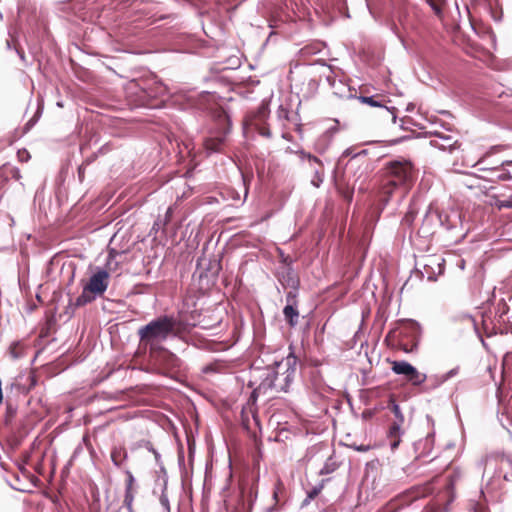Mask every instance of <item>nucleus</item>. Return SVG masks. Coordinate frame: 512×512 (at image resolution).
<instances>
[{"instance_id":"7","label":"nucleus","mask_w":512,"mask_h":512,"mask_svg":"<svg viewBox=\"0 0 512 512\" xmlns=\"http://www.w3.org/2000/svg\"><path fill=\"white\" fill-rule=\"evenodd\" d=\"M129 90L136 95L137 106H155L153 101L166 93L165 86L153 79L131 82Z\"/></svg>"},{"instance_id":"31","label":"nucleus","mask_w":512,"mask_h":512,"mask_svg":"<svg viewBox=\"0 0 512 512\" xmlns=\"http://www.w3.org/2000/svg\"><path fill=\"white\" fill-rule=\"evenodd\" d=\"M17 157H18V160H19L20 162L24 163V162H28V161L30 160L31 155H30V153H29V151H28V150H26V149H20V150H18V152H17Z\"/></svg>"},{"instance_id":"21","label":"nucleus","mask_w":512,"mask_h":512,"mask_svg":"<svg viewBox=\"0 0 512 512\" xmlns=\"http://www.w3.org/2000/svg\"><path fill=\"white\" fill-rule=\"evenodd\" d=\"M502 367L503 376L512 380V352L504 356Z\"/></svg>"},{"instance_id":"23","label":"nucleus","mask_w":512,"mask_h":512,"mask_svg":"<svg viewBox=\"0 0 512 512\" xmlns=\"http://www.w3.org/2000/svg\"><path fill=\"white\" fill-rule=\"evenodd\" d=\"M388 408L391 410V412L395 415L397 418V423H403L404 422V416L400 410L399 405L395 402L393 398H390L388 403Z\"/></svg>"},{"instance_id":"1","label":"nucleus","mask_w":512,"mask_h":512,"mask_svg":"<svg viewBox=\"0 0 512 512\" xmlns=\"http://www.w3.org/2000/svg\"><path fill=\"white\" fill-rule=\"evenodd\" d=\"M417 179V170L410 161L395 160L387 162L381 169V182L378 190L380 212L390 202L394 194L404 197Z\"/></svg>"},{"instance_id":"49","label":"nucleus","mask_w":512,"mask_h":512,"mask_svg":"<svg viewBox=\"0 0 512 512\" xmlns=\"http://www.w3.org/2000/svg\"><path fill=\"white\" fill-rule=\"evenodd\" d=\"M243 423H244V425H246V426L248 425V424H247V420H246V419H244V418H243Z\"/></svg>"},{"instance_id":"17","label":"nucleus","mask_w":512,"mask_h":512,"mask_svg":"<svg viewBox=\"0 0 512 512\" xmlns=\"http://www.w3.org/2000/svg\"><path fill=\"white\" fill-rule=\"evenodd\" d=\"M403 423H397V422H394L390 428H389V431H388V438L390 440V447H391V450H396L400 444V434H401V431H400V427Z\"/></svg>"},{"instance_id":"32","label":"nucleus","mask_w":512,"mask_h":512,"mask_svg":"<svg viewBox=\"0 0 512 512\" xmlns=\"http://www.w3.org/2000/svg\"><path fill=\"white\" fill-rule=\"evenodd\" d=\"M284 490V486L281 481H277L273 490V499L276 503L279 502V494Z\"/></svg>"},{"instance_id":"10","label":"nucleus","mask_w":512,"mask_h":512,"mask_svg":"<svg viewBox=\"0 0 512 512\" xmlns=\"http://www.w3.org/2000/svg\"><path fill=\"white\" fill-rule=\"evenodd\" d=\"M269 106L267 103L262 102L260 106L255 110L247 113L244 118V128H253L261 136L271 138L272 133L269 127L266 125V121L269 117Z\"/></svg>"},{"instance_id":"22","label":"nucleus","mask_w":512,"mask_h":512,"mask_svg":"<svg viewBox=\"0 0 512 512\" xmlns=\"http://www.w3.org/2000/svg\"><path fill=\"white\" fill-rule=\"evenodd\" d=\"M25 346L22 342H13L9 347L12 358L17 359L24 355Z\"/></svg>"},{"instance_id":"46","label":"nucleus","mask_w":512,"mask_h":512,"mask_svg":"<svg viewBox=\"0 0 512 512\" xmlns=\"http://www.w3.org/2000/svg\"><path fill=\"white\" fill-rule=\"evenodd\" d=\"M283 261L287 264V267H290L291 259L289 257H286Z\"/></svg>"},{"instance_id":"29","label":"nucleus","mask_w":512,"mask_h":512,"mask_svg":"<svg viewBox=\"0 0 512 512\" xmlns=\"http://www.w3.org/2000/svg\"><path fill=\"white\" fill-rule=\"evenodd\" d=\"M297 154L302 158V159H307L309 160L310 162H314L316 164H318L319 166H322V162L319 158H317L316 156L310 154V153H307L303 150L301 151H298Z\"/></svg>"},{"instance_id":"40","label":"nucleus","mask_w":512,"mask_h":512,"mask_svg":"<svg viewBox=\"0 0 512 512\" xmlns=\"http://www.w3.org/2000/svg\"><path fill=\"white\" fill-rule=\"evenodd\" d=\"M279 113H280L279 115L283 116L286 120H288V121L290 120L289 111L288 110L281 108Z\"/></svg>"},{"instance_id":"18","label":"nucleus","mask_w":512,"mask_h":512,"mask_svg":"<svg viewBox=\"0 0 512 512\" xmlns=\"http://www.w3.org/2000/svg\"><path fill=\"white\" fill-rule=\"evenodd\" d=\"M283 314L290 327H294L298 323L299 312L295 305L287 304L283 309Z\"/></svg>"},{"instance_id":"26","label":"nucleus","mask_w":512,"mask_h":512,"mask_svg":"<svg viewBox=\"0 0 512 512\" xmlns=\"http://www.w3.org/2000/svg\"><path fill=\"white\" fill-rule=\"evenodd\" d=\"M434 214L437 216V218L439 219L440 223L443 226H445L447 229H451V228H453L455 226L454 223H451L450 216L448 214L439 212L438 210H436L434 212Z\"/></svg>"},{"instance_id":"47","label":"nucleus","mask_w":512,"mask_h":512,"mask_svg":"<svg viewBox=\"0 0 512 512\" xmlns=\"http://www.w3.org/2000/svg\"><path fill=\"white\" fill-rule=\"evenodd\" d=\"M433 216V212L432 211H429L426 215V220H429L431 217Z\"/></svg>"},{"instance_id":"44","label":"nucleus","mask_w":512,"mask_h":512,"mask_svg":"<svg viewBox=\"0 0 512 512\" xmlns=\"http://www.w3.org/2000/svg\"><path fill=\"white\" fill-rule=\"evenodd\" d=\"M95 158H96V155H92L91 157H88V158L83 162V164H84L85 166H87V165H89L92 161H94V160H95Z\"/></svg>"},{"instance_id":"33","label":"nucleus","mask_w":512,"mask_h":512,"mask_svg":"<svg viewBox=\"0 0 512 512\" xmlns=\"http://www.w3.org/2000/svg\"><path fill=\"white\" fill-rule=\"evenodd\" d=\"M397 504L395 501H390L381 512H396Z\"/></svg>"},{"instance_id":"15","label":"nucleus","mask_w":512,"mask_h":512,"mask_svg":"<svg viewBox=\"0 0 512 512\" xmlns=\"http://www.w3.org/2000/svg\"><path fill=\"white\" fill-rule=\"evenodd\" d=\"M431 145L437 147L441 150L452 151L459 147L458 140L453 135H443L441 133H436L435 138L431 140Z\"/></svg>"},{"instance_id":"6","label":"nucleus","mask_w":512,"mask_h":512,"mask_svg":"<svg viewBox=\"0 0 512 512\" xmlns=\"http://www.w3.org/2000/svg\"><path fill=\"white\" fill-rule=\"evenodd\" d=\"M118 255H120L118 252L114 250L110 251L106 264L107 270L100 269L89 278L88 282L83 287L81 295H79L75 300L74 305L76 307H81L91 303L97 296H102L105 293L109 285L108 270H112V262Z\"/></svg>"},{"instance_id":"37","label":"nucleus","mask_w":512,"mask_h":512,"mask_svg":"<svg viewBox=\"0 0 512 512\" xmlns=\"http://www.w3.org/2000/svg\"><path fill=\"white\" fill-rule=\"evenodd\" d=\"M286 299L288 304L296 305V294L294 292H288Z\"/></svg>"},{"instance_id":"14","label":"nucleus","mask_w":512,"mask_h":512,"mask_svg":"<svg viewBox=\"0 0 512 512\" xmlns=\"http://www.w3.org/2000/svg\"><path fill=\"white\" fill-rule=\"evenodd\" d=\"M445 260L436 256H429L424 264V272L430 281L437 279V276L444 272Z\"/></svg>"},{"instance_id":"4","label":"nucleus","mask_w":512,"mask_h":512,"mask_svg":"<svg viewBox=\"0 0 512 512\" xmlns=\"http://www.w3.org/2000/svg\"><path fill=\"white\" fill-rule=\"evenodd\" d=\"M296 363V357L289 355L286 359V365L288 368L285 372L279 373L275 371H269L266 378L258 385L257 388L251 393L247 405L253 418L256 419V411L253 409L257 397L260 394L267 393L268 390H274L275 392H288L290 384L292 383L295 375V369L290 366Z\"/></svg>"},{"instance_id":"12","label":"nucleus","mask_w":512,"mask_h":512,"mask_svg":"<svg viewBox=\"0 0 512 512\" xmlns=\"http://www.w3.org/2000/svg\"><path fill=\"white\" fill-rule=\"evenodd\" d=\"M495 148H492L490 151L486 152L475 164L478 166L479 171H490L495 174V179L499 181H507L512 179V174L509 170L506 169L507 166H512V161L501 162L497 164L495 167L484 166L486 159L489 158Z\"/></svg>"},{"instance_id":"25","label":"nucleus","mask_w":512,"mask_h":512,"mask_svg":"<svg viewBox=\"0 0 512 512\" xmlns=\"http://www.w3.org/2000/svg\"><path fill=\"white\" fill-rule=\"evenodd\" d=\"M500 463V465L508 464L509 460L504 456L500 455H490L485 459V468L492 466L494 463Z\"/></svg>"},{"instance_id":"9","label":"nucleus","mask_w":512,"mask_h":512,"mask_svg":"<svg viewBox=\"0 0 512 512\" xmlns=\"http://www.w3.org/2000/svg\"><path fill=\"white\" fill-rule=\"evenodd\" d=\"M213 117L216 120L220 134L215 137H208L204 141V147L209 152H221L226 142V135L230 129L229 116L221 107L213 111Z\"/></svg>"},{"instance_id":"35","label":"nucleus","mask_w":512,"mask_h":512,"mask_svg":"<svg viewBox=\"0 0 512 512\" xmlns=\"http://www.w3.org/2000/svg\"><path fill=\"white\" fill-rule=\"evenodd\" d=\"M497 207L499 209L502 208H512V200H502L497 203Z\"/></svg>"},{"instance_id":"43","label":"nucleus","mask_w":512,"mask_h":512,"mask_svg":"<svg viewBox=\"0 0 512 512\" xmlns=\"http://www.w3.org/2000/svg\"><path fill=\"white\" fill-rule=\"evenodd\" d=\"M214 371H215V368L213 365H207L203 368L204 373H209V372H214Z\"/></svg>"},{"instance_id":"42","label":"nucleus","mask_w":512,"mask_h":512,"mask_svg":"<svg viewBox=\"0 0 512 512\" xmlns=\"http://www.w3.org/2000/svg\"><path fill=\"white\" fill-rule=\"evenodd\" d=\"M84 170H85V165H84V164H82V165L79 167V169H78V174H79V178H80V180H82V179H83V177H84Z\"/></svg>"},{"instance_id":"41","label":"nucleus","mask_w":512,"mask_h":512,"mask_svg":"<svg viewBox=\"0 0 512 512\" xmlns=\"http://www.w3.org/2000/svg\"><path fill=\"white\" fill-rule=\"evenodd\" d=\"M202 322H203L202 327L205 329H211L216 325V324H210V321H206L205 318L202 320Z\"/></svg>"},{"instance_id":"27","label":"nucleus","mask_w":512,"mask_h":512,"mask_svg":"<svg viewBox=\"0 0 512 512\" xmlns=\"http://www.w3.org/2000/svg\"><path fill=\"white\" fill-rule=\"evenodd\" d=\"M415 218H416V211H415V209L410 207L402 219V224L406 225L408 227H411L414 223Z\"/></svg>"},{"instance_id":"16","label":"nucleus","mask_w":512,"mask_h":512,"mask_svg":"<svg viewBox=\"0 0 512 512\" xmlns=\"http://www.w3.org/2000/svg\"><path fill=\"white\" fill-rule=\"evenodd\" d=\"M279 281L284 287H291L295 289L299 285V279L291 267L285 268L279 277Z\"/></svg>"},{"instance_id":"45","label":"nucleus","mask_w":512,"mask_h":512,"mask_svg":"<svg viewBox=\"0 0 512 512\" xmlns=\"http://www.w3.org/2000/svg\"><path fill=\"white\" fill-rule=\"evenodd\" d=\"M501 162H496V163H489L488 162V158L486 159V162L484 164V166H489V167H495L497 164H500Z\"/></svg>"},{"instance_id":"39","label":"nucleus","mask_w":512,"mask_h":512,"mask_svg":"<svg viewBox=\"0 0 512 512\" xmlns=\"http://www.w3.org/2000/svg\"><path fill=\"white\" fill-rule=\"evenodd\" d=\"M355 450L357 451H361V452H366L370 449V446L368 445H360V446H353Z\"/></svg>"},{"instance_id":"2","label":"nucleus","mask_w":512,"mask_h":512,"mask_svg":"<svg viewBox=\"0 0 512 512\" xmlns=\"http://www.w3.org/2000/svg\"><path fill=\"white\" fill-rule=\"evenodd\" d=\"M188 331L187 325L173 316L163 315L140 327L138 350L146 353L162 347L169 337L181 338Z\"/></svg>"},{"instance_id":"36","label":"nucleus","mask_w":512,"mask_h":512,"mask_svg":"<svg viewBox=\"0 0 512 512\" xmlns=\"http://www.w3.org/2000/svg\"><path fill=\"white\" fill-rule=\"evenodd\" d=\"M9 174L11 175L12 178H14L15 180H19L21 178V174H20V171L18 168L16 167H13L11 169H9Z\"/></svg>"},{"instance_id":"24","label":"nucleus","mask_w":512,"mask_h":512,"mask_svg":"<svg viewBox=\"0 0 512 512\" xmlns=\"http://www.w3.org/2000/svg\"><path fill=\"white\" fill-rule=\"evenodd\" d=\"M378 97L379 96H371V97L360 96V97H358V99L360 100L361 103L367 104L371 107H385V104L383 103V101L377 100Z\"/></svg>"},{"instance_id":"28","label":"nucleus","mask_w":512,"mask_h":512,"mask_svg":"<svg viewBox=\"0 0 512 512\" xmlns=\"http://www.w3.org/2000/svg\"><path fill=\"white\" fill-rule=\"evenodd\" d=\"M134 494L133 491H125L124 504L129 512H135L133 509Z\"/></svg>"},{"instance_id":"11","label":"nucleus","mask_w":512,"mask_h":512,"mask_svg":"<svg viewBox=\"0 0 512 512\" xmlns=\"http://www.w3.org/2000/svg\"><path fill=\"white\" fill-rule=\"evenodd\" d=\"M391 370L397 375H403L411 385L420 386L427 380V375L419 372L406 361H391Z\"/></svg>"},{"instance_id":"19","label":"nucleus","mask_w":512,"mask_h":512,"mask_svg":"<svg viewBox=\"0 0 512 512\" xmlns=\"http://www.w3.org/2000/svg\"><path fill=\"white\" fill-rule=\"evenodd\" d=\"M458 373H459V368L458 367L453 368L450 371H448L446 374L442 375L440 378H435L433 383L430 386L423 387L422 391L426 392L432 388H436L439 385H441L442 383H444L445 381H447L448 379L456 376Z\"/></svg>"},{"instance_id":"34","label":"nucleus","mask_w":512,"mask_h":512,"mask_svg":"<svg viewBox=\"0 0 512 512\" xmlns=\"http://www.w3.org/2000/svg\"><path fill=\"white\" fill-rule=\"evenodd\" d=\"M133 483H134V477L133 475L128 472V479L126 483V491H133Z\"/></svg>"},{"instance_id":"48","label":"nucleus","mask_w":512,"mask_h":512,"mask_svg":"<svg viewBox=\"0 0 512 512\" xmlns=\"http://www.w3.org/2000/svg\"><path fill=\"white\" fill-rule=\"evenodd\" d=\"M244 195H245V197H247V195H248V189H247V188H245V193H244Z\"/></svg>"},{"instance_id":"5","label":"nucleus","mask_w":512,"mask_h":512,"mask_svg":"<svg viewBox=\"0 0 512 512\" xmlns=\"http://www.w3.org/2000/svg\"><path fill=\"white\" fill-rule=\"evenodd\" d=\"M420 337V326L413 320H401L386 335L385 341L393 349L412 353L417 349Z\"/></svg>"},{"instance_id":"20","label":"nucleus","mask_w":512,"mask_h":512,"mask_svg":"<svg viewBox=\"0 0 512 512\" xmlns=\"http://www.w3.org/2000/svg\"><path fill=\"white\" fill-rule=\"evenodd\" d=\"M127 458V452L124 448H113L111 451V459L116 466H121Z\"/></svg>"},{"instance_id":"38","label":"nucleus","mask_w":512,"mask_h":512,"mask_svg":"<svg viewBox=\"0 0 512 512\" xmlns=\"http://www.w3.org/2000/svg\"><path fill=\"white\" fill-rule=\"evenodd\" d=\"M342 194H343V197L347 201L350 202L352 200V197H353V190L347 189V190L343 191Z\"/></svg>"},{"instance_id":"8","label":"nucleus","mask_w":512,"mask_h":512,"mask_svg":"<svg viewBox=\"0 0 512 512\" xmlns=\"http://www.w3.org/2000/svg\"><path fill=\"white\" fill-rule=\"evenodd\" d=\"M149 363L153 371L168 374L180 367V359L164 346L149 350Z\"/></svg>"},{"instance_id":"3","label":"nucleus","mask_w":512,"mask_h":512,"mask_svg":"<svg viewBox=\"0 0 512 512\" xmlns=\"http://www.w3.org/2000/svg\"><path fill=\"white\" fill-rule=\"evenodd\" d=\"M454 485L455 479L453 476L436 477L423 486L414 488L411 492L413 494L411 499L429 496L437 490L431 502L422 512H447L449 504L455 497Z\"/></svg>"},{"instance_id":"30","label":"nucleus","mask_w":512,"mask_h":512,"mask_svg":"<svg viewBox=\"0 0 512 512\" xmlns=\"http://www.w3.org/2000/svg\"><path fill=\"white\" fill-rule=\"evenodd\" d=\"M445 0H427L428 4L434 10L437 15L441 14L442 6Z\"/></svg>"},{"instance_id":"13","label":"nucleus","mask_w":512,"mask_h":512,"mask_svg":"<svg viewBox=\"0 0 512 512\" xmlns=\"http://www.w3.org/2000/svg\"><path fill=\"white\" fill-rule=\"evenodd\" d=\"M347 169L353 171L354 175L358 173L357 179L366 178L371 171V159L366 150L353 155L348 163Z\"/></svg>"}]
</instances>
